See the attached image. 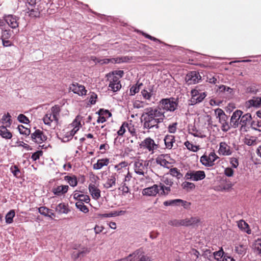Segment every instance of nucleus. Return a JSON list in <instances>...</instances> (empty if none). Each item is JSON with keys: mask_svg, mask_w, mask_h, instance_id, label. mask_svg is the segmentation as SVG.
<instances>
[{"mask_svg": "<svg viewBox=\"0 0 261 261\" xmlns=\"http://www.w3.org/2000/svg\"><path fill=\"white\" fill-rule=\"evenodd\" d=\"M178 103L173 98L161 99L156 107H148L145 109L141 116V121L144 129L159 128V124L165 118V111L173 112L177 107Z\"/></svg>", "mask_w": 261, "mask_h": 261, "instance_id": "1", "label": "nucleus"}, {"mask_svg": "<svg viewBox=\"0 0 261 261\" xmlns=\"http://www.w3.org/2000/svg\"><path fill=\"white\" fill-rule=\"evenodd\" d=\"M148 163L146 161L138 159L134 163V169L135 172L147 177Z\"/></svg>", "mask_w": 261, "mask_h": 261, "instance_id": "2", "label": "nucleus"}, {"mask_svg": "<svg viewBox=\"0 0 261 261\" xmlns=\"http://www.w3.org/2000/svg\"><path fill=\"white\" fill-rule=\"evenodd\" d=\"M139 147L141 149L147 150L153 154L154 151L159 148V145L155 143L153 139L147 137L140 143Z\"/></svg>", "mask_w": 261, "mask_h": 261, "instance_id": "3", "label": "nucleus"}, {"mask_svg": "<svg viewBox=\"0 0 261 261\" xmlns=\"http://www.w3.org/2000/svg\"><path fill=\"white\" fill-rule=\"evenodd\" d=\"M215 112L217 114L219 122L221 124V129L223 132H227L231 127L230 125V123H229L228 122V116L221 109H217Z\"/></svg>", "mask_w": 261, "mask_h": 261, "instance_id": "4", "label": "nucleus"}, {"mask_svg": "<svg viewBox=\"0 0 261 261\" xmlns=\"http://www.w3.org/2000/svg\"><path fill=\"white\" fill-rule=\"evenodd\" d=\"M163 183H160V189L161 191L160 195H167L171 191V187L173 185L172 179L167 177H163L161 179Z\"/></svg>", "mask_w": 261, "mask_h": 261, "instance_id": "5", "label": "nucleus"}, {"mask_svg": "<svg viewBox=\"0 0 261 261\" xmlns=\"http://www.w3.org/2000/svg\"><path fill=\"white\" fill-rule=\"evenodd\" d=\"M191 98L190 100V105H194L203 101L207 94L205 92H199L196 89L191 91Z\"/></svg>", "mask_w": 261, "mask_h": 261, "instance_id": "6", "label": "nucleus"}, {"mask_svg": "<svg viewBox=\"0 0 261 261\" xmlns=\"http://www.w3.org/2000/svg\"><path fill=\"white\" fill-rule=\"evenodd\" d=\"M218 156L214 152H211L208 155H203L200 158L201 163L207 167H212L214 165V162Z\"/></svg>", "mask_w": 261, "mask_h": 261, "instance_id": "7", "label": "nucleus"}, {"mask_svg": "<svg viewBox=\"0 0 261 261\" xmlns=\"http://www.w3.org/2000/svg\"><path fill=\"white\" fill-rule=\"evenodd\" d=\"M201 80L199 73L196 71L189 72L186 76L185 81L188 85L195 84Z\"/></svg>", "mask_w": 261, "mask_h": 261, "instance_id": "8", "label": "nucleus"}, {"mask_svg": "<svg viewBox=\"0 0 261 261\" xmlns=\"http://www.w3.org/2000/svg\"><path fill=\"white\" fill-rule=\"evenodd\" d=\"M187 179H191L193 181H198L204 179L205 177V174L203 171H190L185 175Z\"/></svg>", "mask_w": 261, "mask_h": 261, "instance_id": "9", "label": "nucleus"}, {"mask_svg": "<svg viewBox=\"0 0 261 261\" xmlns=\"http://www.w3.org/2000/svg\"><path fill=\"white\" fill-rule=\"evenodd\" d=\"M127 166L128 163L125 161L121 162L115 166L114 168L116 170V172L113 173V174H115L117 180H118L120 177H122L125 172H127L128 169Z\"/></svg>", "mask_w": 261, "mask_h": 261, "instance_id": "10", "label": "nucleus"}, {"mask_svg": "<svg viewBox=\"0 0 261 261\" xmlns=\"http://www.w3.org/2000/svg\"><path fill=\"white\" fill-rule=\"evenodd\" d=\"M7 24L12 29H15L19 27V18L12 14H5L3 16Z\"/></svg>", "mask_w": 261, "mask_h": 261, "instance_id": "11", "label": "nucleus"}, {"mask_svg": "<svg viewBox=\"0 0 261 261\" xmlns=\"http://www.w3.org/2000/svg\"><path fill=\"white\" fill-rule=\"evenodd\" d=\"M252 116L251 114L247 113L241 116L239 125H241V129L247 131V127L248 125H251L252 122Z\"/></svg>", "mask_w": 261, "mask_h": 261, "instance_id": "12", "label": "nucleus"}, {"mask_svg": "<svg viewBox=\"0 0 261 261\" xmlns=\"http://www.w3.org/2000/svg\"><path fill=\"white\" fill-rule=\"evenodd\" d=\"M31 138L34 142L41 144L47 139V137L42 130L37 129L31 134Z\"/></svg>", "mask_w": 261, "mask_h": 261, "instance_id": "13", "label": "nucleus"}, {"mask_svg": "<svg viewBox=\"0 0 261 261\" xmlns=\"http://www.w3.org/2000/svg\"><path fill=\"white\" fill-rule=\"evenodd\" d=\"M83 117L80 115H78L72 122L71 124H70V127L72 128L70 130V137L71 136H74L75 133L79 130L80 128L82 126L81 124V121L82 120Z\"/></svg>", "mask_w": 261, "mask_h": 261, "instance_id": "14", "label": "nucleus"}, {"mask_svg": "<svg viewBox=\"0 0 261 261\" xmlns=\"http://www.w3.org/2000/svg\"><path fill=\"white\" fill-rule=\"evenodd\" d=\"M243 112L239 110H237L233 113L230 118V125L231 127L236 128L239 125L241 116Z\"/></svg>", "mask_w": 261, "mask_h": 261, "instance_id": "15", "label": "nucleus"}, {"mask_svg": "<svg viewBox=\"0 0 261 261\" xmlns=\"http://www.w3.org/2000/svg\"><path fill=\"white\" fill-rule=\"evenodd\" d=\"M182 226L189 227L197 226L200 222V218L198 216H193L190 218H186L182 219Z\"/></svg>", "mask_w": 261, "mask_h": 261, "instance_id": "16", "label": "nucleus"}, {"mask_svg": "<svg viewBox=\"0 0 261 261\" xmlns=\"http://www.w3.org/2000/svg\"><path fill=\"white\" fill-rule=\"evenodd\" d=\"M169 158V156L168 154H161L157 156L155 160L158 164L164 167L170 168L171 164L167 160Z\"/></svg>", "mask_w": 261, "mask_h": 261, "instance_id": "17", "label": "nucleus"}, {"mask_svg": "<svg viewBox=\"0 0 261 261\" xmlns=\"http://www.w3.org/2000/svg\"><path fill=\"white\" fill-rule=\"evenodd\" d=\"M109 88V90L113 92H117L121 88L119 78L116 76H113L112 78L110 81Z\"/></svg>", "mask_w": 261, "mask_h": 261, "instance_id": "18", "label": "nucleus"}, {"mask_svg": "<svg viewBox=\"0 0 261 261\" xmlns=\"http://www.w3.org/2000/svg\"><path fill=\"white\" fill-rule=\"evenodd\" d=\"M160 186L154 185L153 186L145 188L142 191V194L144 196H155L159 193Z\"/></svg>", "mask_w": 261, "mask_h": 261, "instance_id": "19", "label": "nucleus"}, {"mask_svg": "<svg viewBox=\"0 0 261 261\" xmlns=\"http://www.w3.org/2000/svg\"><path fill=\"white\" fill-rule=\"evenodd\" d=\"M219 149L218 152L220 154L225 156L230 155L232 153V150L230 146H229L226 142H221L219 144Z\"/></svg>", "mask_w": 261, "mask_h": 261, "instance_id": "20", "label": "nucleus"}, {"mask_svg": "<svg viewBox=\"0 0 261 261\" xmlns=\"http://www.w3.org/2000/svg\"><path fill=\"white\" fill-rule=\"evenodd\" d=\"M69 190L68 185H60L54 187L51 192L57 196H61L65 194Z\"/></svg>", "mask_w": 261, "mask_h": 261, "instance_id": "21", "label": "nucleus"}, {"mask_svg": "<svg viewBox=\"0 0 261 261\" xmlns=\"http://www.w3.org/2000/svg\"><path fill=\"white\" fill-rule=\"evenodd\" d=\"M70 89L74 93L77 94L79 95H86L87 92L85 87L82 85H79L78 83L72 84L70 87Z\"/></svg>", "mask_w": 261, "mask_h": 261, "instance_id": "22", "label": "nucleus"}, {"mask_svg": "<svg viewBox=\"0 0 261 261\" xmlns=\"http://www.w3.org/2000/svg\"><path fill=\"white\" fill-rule=\"evenodd\" d=\"M88 189L93 199L97 200L100 197V190L94 184H90Z\"/></svg>", "mask_w": 261, "mask_h": 261, "instance_id": "23", "label": "nucleus"}, {"mask_svg": "<svg viewBox=\"0 0 261 261\" xmlns=\"http://www.w3.org/2000/svg\"><path fill=\"white\" fill-rule=\"evenodd\" d=\"M126 57H118L116 58H111V59H100V61H101V62H100L101 64H108L109 63H120L122 62H125L126 61L127 59Z\"/></svg>", "mask_w": 261, "mask_h": 261, "instance_id": "24", "label": "nucleus"}, {"mask_svg": "<svg viewBox=\"0 0 261 261\" xmlns=\"http://www.w3.org/2000/svg\"><path fill=\"white\" fill-rule=\"evenodd\" d=\"M261 105V97H254L252 99L247 101L245 103V107L250 108L252 107H259Z\"/></svg>", "mask_w": 261, "mask_h": 261, "instance_id": "25", "label": "nucleus"}, {"mask_svg": "<svg viewBox=\"0 0 261 261\" xmlns=\"http://www.w3.org/2000/svg\"><path fill=\"white\" fill-rule=\"evenodd\" d=\"M142 248L136 250L127 257L123 258V261H137L141 255Z\"/></svg>", "mask_w": 261, "mask_h": 261, "instance_id": "26", "label": "nucleus"}, {"mask_svg": "<svg viewBox=\"0 0 261 261\" xmlns=\"http://www.w3.org/2000/svg\"><path fill=\"white\" fill-rule=\"evenodd\" d=\"M166 148L171 149L175 142V137L171 135H167L164 139Z\"/></svg>", "mask_w": 261, "mask_h": 261, "instance_id": "27", "label": "nucleus"}, {"mask_svg": "<svg viewBox=\"0 0 261 261\" xmlns=\"http://www.w3.org/2000/svg\"><path fill=\"white\" fill-rule=\"evenodd\" d=\"M116 179L115 174H112L109 176L106 182L103 184V187L106 189H110L113 188L116 186Z\"/></svg>", "mask_w": 261, "mask_h": 261, "instance_id": "28", "label": "nucleus"}, {"mask_svg": "<svg viewBox=\"0 0 261 261\" xmlns=\"http://www.w3.org/2000/svg\"><path fill=\"white\" fill-rule=\"evenodd\" d=\"M110 163V160L108 158H103L97 160V163L93 165V168L95 170L101 169L104 166H107Z\"/></svg>", "mask_w": 261, "mask_h": 261, "instance_id": "29", "label": "nucleus"}, {"mask_svg": "<svg viewBox=\"0 0 261 261\" xmlns=\"http://www.w3.org/2000/svg\"><path fill=\"white\" fill-rule=\"evenodd\" d=\"M56 211L59 214H67L70 211V210L67 204L64 203H61L56 206Z\"/></svg>", "mask_w": 261, "mask_h": 261, "instance_id": "30", "label": "nucleus"}, {"mask_svg": "<svg viewBox=\"0 0 261 261\" xmlns=\"http://www.w3.org/2000/svg\"><path fill=\"white\" fill-rule=\"evenodd\" d=\"M8 126H0V135L6 139H10L12 137L11 133L7 129Z\"/></svg>", "mask_w": 261, "mask_h": 261, "instance_id": "31", "label": "nucleus"}, {"mask_svg": "<svg viewBox=\"0 0 261 261\" xmlns=\"http://www.w3.org/2000/svg\"><path fill=\"white\" fill-rule=\"evenodd\" d=\"M61 111L60 107L58 105H55L50 109V113L53 115V118H56V123H58L59 121L58 116Z\"/></svg>", "mask_w": 261, "mask_h": 261, "instance_id": "32", "label": "nucleus"}, {"mask_svg": "<svg viewBox=\"0 0 261 261\" xmlns=\"http://www.w3.org/2000/svg\"><path fill=\"white\" fill-rule=\"evenodd\" d=\"M64 180L67 181L69 185L73 187L76 186L78 183L77 177L75 175L65 176Z\"/></svg>", "mask_w": 261, "mask_h": 261, "instance_id": "33", "label": "nucleus"}, {"mask_svg": "<svg viewBox=\"0 0 261 261\" xmlns=\"http://www.w3.org/2000/svg\"><path fill=\"white\" fill-rule=\"evenodd\" d=\"M25 12L28 14L29 16L31 17H38L40 16V12L38 8H27Z\"/></svg>", "mask_w": 261, "mask_h": 261, "instance_id": "34", "label": "nucleus"}, {"mask_svg": "<svg viewBox=\"0 0 261 261\" xmlns=\"http://www.w3.org/2000/svg\"><path fill=\"white\" fill-rule=\"evenodd\" d=\"M238 226L240 229L246 231L247 233H251V230L249 229V225L243 220H241L238 222Z\"/></svg>", "mask_w": 261, "mask_h": 261, "instance_id": "35", "label": "nucleus"}, {"mask_svg": "<svg viewBox=\"0 0 261 261\" xmlns=\"http://www.w3.org/2000/svg\"><path fill=\"white\" fill-rule=\"evenodd\" d=\"M44 123L46 125L50 126L51 123L54 121L56 122V118H53V115H51L49 112H48L43 118Z\"/></svg>", "mask_w": 261, "mask_h": 261, "instance_id": "36", "label": "nucleus"}, {"mask_svg": "<svg viewBox=\"0 0 261 261\" xmlns=\"http://www.w3.org/2000/svg\"><path fill=\"white\" fill-rule=\"evenodd\" d=\"M254 251L261 257V239H257L254 244Z\"/></svg>", "mask_w": 261, "mask_h": 261, "instance_id": "37", "label": "nucleus"}, {"mask_svg": "<svg viewBox=\"0 0 261 261\" xmlns=\"http://www.w3.org/2000/svg\"><path fill=\"white\" fill-rule=\"evenodd\" d=\"M250 127L252 129L261 132V120L259 119L252 120Z\"/></svg>", "mask_w": 261, "mask_h": 261, "instance_id": "38", "label": "nucleus"}, {"mask_svg": "<svg viewBox=\"0 0 261 261\" xmlns=\"http://www.w3.org/2000/svg\"><path fill=\"white\" fill-rule=\"evenodd\" d=\"M244 142L248 146L256 145L257 143V137L254 136H248L244 139Z\"/></svg>", "mask_w": 261, "mask_h": 261, "instance_id": "39", "label": "nucleus"}, {"mask_svg": "<svg viewBox=\"0 0 261 261\" xmlns=\"http://www.w3.org/2000/svg\"><path fill=\"white\" fill-rule=\"evenodd\" d=\"M11 116L9 113L4 115L2 118V123L5 124L6 126L10 127L12 124Z\"/></svg>", "mask_w": 261, "mask_h": 261, "instance_id": "40", "label": "nucleus"}, {"mask_svg": "<svg viewBox=\"0 0 261 261\" xmlns=\"http://www.w3.org/2000/svg\"><path fill=\"white\" fill-rule=\"evenodd\" d=\"M169 173L172 176L175 177L177 179H180L182 177V174L180 173L179 170L175 167L171 168L169 170Z\"/></svg>", "mask_w": 261, "mask_h": 261, "instance_id": "41", "label": "nucleus"}, {"mask_svg": "<svg viewBox=\"0 0 261 261\" xmlns=\"http://www.w3.org/2000/svg\"><path fill=\"white\" fill-rule=\"evenodd\" d=\"M15 212L14 210H10L6 215L5 219L7 224H11L13 222V218L15 217Z\"/></svg>", "mask_w": 261, "mask_h": 261, "instance_id": "42", "label": "nucleus"}, {"mask_svg": "<svg viewBox=\"0 0 261 261\" xmlns=\"http://www.w3.org/2000/svg\"><path fill=\"white\" fill-rule=\"evenodd\" d=\"M226 253L224 252L222 247H221L219 250L213 252V256L214 258L217 260H220V259L225 256Z\"/></svg>", "mask_w": 261, "mask_h": 261, "instance_id": "43", "label": "nucleus"}, {"mask_svg": "<svg viewBox=\"0 0 261 261\" xmlns=\"http://www.w3.org/2000/svg\"><path fill=\"white\" fill-rule=\"evenodd\" d=\"M11 31L10 29L2 28L1 39H9L11 36Z\"/></svg>", "mask_w": 261, "mask_h": 261, "instance_id": "44", "label": "nucleus"}, {"mask_svg": "<svg viewBox=\"0 0 261 261\" xmlns=\"http://www.w3.org/2000/svg\"><path fill=\"white\" fill-rule=\"evenodd\" d=\"M247 247L243 245H239L236 246L235 251L236 253L240 255H243L246 253Z\"/></svg>", "mask_w": 261, "mask_h": 261, "instance_id": "45", "label": "nucleus"}, {"mask_svg": "<svg viewBox=\"0 0 261 261\" xmlns=\"http://www.w3.org/2000/svg\"><path fill=\"white\" fill-rule=\"evenodd\" d=\"M127 127H128V122H124L120 126L119 129L117 132V134L118 136H123L124 133L126 132L127 129Z\"/></svg>", "mask_w": 261, "mask_h": 261, "instance_id": "46", "label": "nucleus"}, {"mask_svg": "<svg viewBox=\"0 0 261 261\" xmlns=\"http://www.w3.org/2000/svg\"><path fill=\"white\" fill-rule=\"evenodd\" d=\"M75 206L78 209L84 213H87L89 212L88 208L82 202H76Z\"/></svg>", "mask_w": 261, "mask_h": 261, "instance_id": "47", "label": "nucleus"}, {"mask_svg": "<svg viewBox=\"0 0 261 261\" xmlns=\"http://www.w3.org/2000/svg\"><path fill=\"white\" fill-rule=\"evenodd\" d=\"M183 189L186 190L187 191L192 190L195 188V185L192 182H190L188 181L184 182L181 185Z\"/></svg>", "mask_w": 261, "mask_h": 261, "instance_id": "48", "label": "nucleus"}, {"mask_svg": "<svg viewBox=\"0 0 261 261\" xmlns=\"http://www.w3.org/2000/svg\"><path fill=\"white\" fill-rule=\"evenodd\" d=\"M184 145L186 146L188 149L192 151L193 152H196L199 149V147L196 145H194L191 143L189 141H187L185 142Z\"/></svg>", "mask_w": 261, "mask_h": 261, "instance_id": "49", "label": "nucleus"}, {"mask_svg": "<svg viewBox=\"0 0 261 261\" xmlns=\"http://www.w3.org/2000/svg\"><path fill=\"white\" fill-rule=\"evenodd\" d=\"M18 129L21 134L29 136L31 133V130L29 128L23 126L22 125H18Z\"/></svg>", "mask_w": 261, "mask_h": 261, "instance_id": "50", "label": "nucleus"}, {"mask_svg": "<svg viewBox=\"0 0 261 261\" xmlns=\"http://www.w3.org/2000/svg\"><path fill=\"white\" fill-rule=\"evenodd\" d=\"M10 170L15 177H20V171L17 166L14 165L11 166L10 168Z\"/></svg>", "mask_w": 261, "mask_h": 261, "instance_id": "51", "label": "nucleus"}, {"mask_svg": "<svg viewBox=\"0 0 261 261\" xmlns=\"http://www.w3.org/2000/svg\"><path fill=\"white\" fill-rule=\"evenodd\" d=\"M182 219L178 220V219H174L170 220L168 222V224L173 226L178 227L182 226Z\"/></svg>", "mask_w": 261, "mask_h": 261, "instance_id": "52", "label": "nucleus"}, {"mask_svg": "<svg viewBox=\"0 0 261 261\" xmlns=\"http://www.w3.org/2000/svg\"><path fill=\"white\" fill-rule=\"evenodd\" d=\"M127 129L132 136H136V128H135L134 124H133L131 122H128V127H127Z\"/></svg>", "mask_w": 261, "mask_h": 261, "instance_id": "53", "label": "nucleus"}, {"mask_svg": "<svg viewBox=\"0 0 261 261\" xmlns=\"http://www.w3.org/2000/svg\"><path fill=\"white\" fill-rule=\"evenodd\" d=\"M39 213L44 216H46L48 214V212H50V209L45 206H41L38 208Z\"/></svg>", "mask_w": 261, "mask_h": 261, "instance_id": "54", "label": "nucleus"}, {"mask_svg": "<svg viewBox=\"0 0 261 261\" xmlns=\"http://www.w3.org/2000/svg\"><path fill=\"white\" fill-rule=\"evenodd\" d=\"M17 119L20 122L25 124H28L30 122L29 118L22 114L18 115Z\"/></svg>", "mask_w": 261, "mask_h": 261, "instance_id": "55", "label": "nucleus"}, {"mask_svg": "<svg viewBox=\"0 0 261 261\" xmlns=\"http://www.w3.org/2000/svg\"><path fill=\"white\" fill-rule=\"evenodd\" d=\"M119 189L121 190L122 192V194L125 195L129 192V188L126 185V183L124 181H123L121 184V186L119 188Z\"/></svg>", "mask_w": 261, "mask_h": 261, "instance_id": "56", "label": "nucleus"}, {"mask_svg": "<svg viewBox=\"0 0 261 261\" xmlns=\"http://www.w3.org/2000/svg\"><path fill=\"white\" fill-rule=\"evenodd\" d=\"M206 82L211 83L215 84L217 82V75H212L210 74L209 75H207L206 77Z\"/></svg>", "mask_w": 261, "mask_h": 261, "instance_id": "57", "label": "nucleus"}, {"mask_svg": "<svg viewBox=\"0 0 261 261\" xmlns=\"http://www.w3.org/2000/svg\"><path fill=\"white\" fill-rule=\"evenodd\" d=\"M98 114H99V115H102L103 116H106L108 118L112 116V114L109 110H103L102 109H100L98 111Z\"/></svg>", "mask_w": 261, "mask_h": 261, "instance_id": "58", "label": "nucleus"}, {"mask_svg": "<svg viewBox=\"0 0 261 261\" xmlns=\"http://www.w3.org/2000/svg\"><path fill=\"white\" fill-rule=\"evenodd\" d=\"M43 155V151L42 150H38L32 154L31 159L35 161L38 160L40 156Z\"/></svg>", "mask_w": 261, "mask_h": 261, "instance_id": "59", "label": "nucleus"}, {"mask_svg": "<svg viewBox=\"0 0 261 261\" xmlns=\"http://www.w3.org/2000/svg\"><path fill=\"white\" fill-rule=\"evenodd\" d=\"M177 125V122H174L171 124H170L169 125V126L168 127V131L170 133H173V134L175 133L176 132Z\"/></svg>", "mask_w": 261, "mask_h": 261, "instance_id": "60", "label": "nucleus"}, {"mask_svg": "<svg viewBox=\"0 0 261 261\" xmlns=\"http://www.w3.org/2000/svg\"><path fill=\"white\" fill-rule=\"evenodd\" d=\"M142 34L143 36H144L145 38H148L152 41H155V42H159V43H162L163 42L160 40L159 39L153 37V36H151V35L148 34H146L145 33H144V32H142Z\"/></svg>", "mask_w": 261, "mask_h": 261, "instance_id": "61", "label": "nucleus"}, {"mask_svg": "<svg viewBox=\"0 0 261 261\" xmlns=\"http://www.w3.org/2000/svg\"><path fill=\"white\" fill-rule=\"evenodd\" d=\"M144 253L142 249L141 255H140L139 258L138 259V261H151L150 257L146 255H144Z\"/></svg>", "mask_w": 261, "mask_h": 261, "instance_id": "62", "label": "nucleus"}, {"mask_svg": "<svg viewBox=\"0 0 261 261\" xmlns=\"http://www.w3.org/2000/svg\"><path fill=\"white\" fill-rule=\"evenodd\" d=\"M141 93L144 98L147 100H149L152 96V93L148 92L146 90H143L141 91Z\"/></svg>", "mask_w": 261, "mask_h": 261, "instance_id": "63", "label": "nucleus"}, {"mask_svg": "<svg viewBox=\"0 0 261 261\" xmlns=\"http://www.w3.org/2000/svg\"><path fill=\"white\" fill-rule=\"evenodd\" d=\"M90 252V249L87 247H84L82 250H79V254L80 255L81 257H84L86 254L89 253Z\"/></svg>", "mask_w": 261, "mask_h": 261, "instance_id": "64", "label": "nucleus"}]
</instances>
